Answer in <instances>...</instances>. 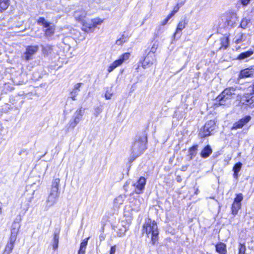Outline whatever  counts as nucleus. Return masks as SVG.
Listing matches in <instances>:
<instances>
[{
  "label": "nucleus",
  "instance_id": "obj_1",
  "mask_svg": "<svg viewBox=\"0 0 254 254\" xmlns=\"http://www.w3.org/2000/svg\"><path fill=\"white\" fill-rule=\"evenodd\" d=\"M142 231L148 238L151 237L153 245L158 241L159 231L157 223L154 220H152L150 218L146 219L143 225Z\"/></svg>",
  "mask_w": 254,
  "mask_h": 254
},
{
  "label": "nucleus",
  "instance_id": "obj_2",
  "mask_svg": "<svg viewBox=\"0 0 254 254\" xmlns=\"http://www.w3.org/2000/svg\"><path fill=\"white\" fill-rule=\"evenodd\" d=\"M147 137L145 136L137 137L132 143L131 147V154L133 159L140 155L146 149Z\"/></svg>",
  "mask_w": 254,
  "mask_h": 254
},
{
  "label": "nucleus",
  "instance_id": "obj_3",
  "mask_svg": "<svg viewBox=\"0 0 254 254\" xmlns=\"http://www.w3.org/2000/svg\"><path fill=\"white\" fill-rule=\"evenodd\" d=\"M238 94L236 88L231 87L225 89L217 98L220 105H226L230 103L231 99Z\"/></svg>",
  "mask_w": 254,
  "mask_h": 254
},
{
  "label": "nucleus",
  "instance_id": "obj_4",
  "mask_svg": "<svg viewBox=\"0 0 254 254\" xmlns=\"http://www.w3.org/2000/svg\"><path fill=\"white\" fill-rule=\"evenodd\" d=\"M129 53H125L120 56L119 59L114 61L111 64L108 68L109 72H112L116 68L121 65L124 63L126 62L130 57Z\"/></svg>",
  "mask_w": 254,
  "mask_h": 254
},
{
  "label": "nucleus",
  "instance_id": "obj_5",
  "mask_svg": "<svg viewBox=\"0 0 254 254\" xmlns=\"http://www.w3.org/2000/svg\"><path fill=\"white\" fill-rule=\"evenodd\" d=\"M59 193L50 191V193L47 198L44 205L45 209L47 210L56 204L59 199Z\"/></svg>",
  "mask_w": 254,
  "mask_h": 254
},
{
  "label": "nucleus",
  "instance_id": "obj_6",
  "mask_svg": "<svg viewBox=\"0 0 254 254\" xmlns=\"http://www.w3.org/2000/svg\"><path fill=\"white\" fill-rule=\"evenodd\" d=\"M216 126L215 122L213 120L208 121L204 126L203 131L201 133L202 137H206L212 133L211 132L215 129Z\"/></svg>",
  "mask_w": 254,
  "mask_h": 254
},
{
  "label": "nucleus",
  "instance_id": "obj_7",
  "mask_svg": "<svg viewBox=\"0 0 254 254\" xmlns=\"http://www.w3.org/2000/svg\"><path fill=\"white\" fill-rule=\"evenodd\" d=\"M243 196L242 193H239L236 195L231 207L232 213L234 215H236L238 211L241 209L242 205L241 201L243 200Z\"/></svg>",
  "mask_w": 254,
  "mask_h": 254
},
{
  "label": "nucleus",
  "instance_id": "obj_8",
  "mask_svg": "<svg viewBox=\"0 0 254 254\" xmlns=\"http://www.w3.org/2000/svg\"><path fill=\"white\" fill-rule=\"evenodd\" d=\"M84 114V110L80 108L76 111L72 117V119L70 121V126L74 128L81 120Z\"/></svg>",
  "mask_w": 254,
  "mask_h": 254
},
{
  "label": "nucleus",
  "instance_id": "obj_9",
  "mask_svg": "<svg viewBox=\"0 0 254 254\" xmlns=\"http://www.w3.org/2000/svg\"><path fill=\"white\" fill-rule=\"evenodd\" d=\"M39 50V46H28L26 48V51L24 53V58L26 61H29L33 58V56Z\"/></svg>",
  "mask_w": 254,
  "mask_h": 254
},
{
  "label": "nucleus",
  "instance_id": "obj_10",
  "mask_svg": "<svg viewBox=\"0 0 254 254\" xmlns=\"http://www.w3.org/2000/svg\"><path fill=\"white\" fill-rule=\"evenodd\" d=\"M146 184V179L144 177H140L138 181L134 184L135 191L137 194L142 192Z\"/></svg>",
  "mask_w": 254,
  "mask_h": 254
},
{
  "label": "nucleus",
  "instance_id": "obj_11",
  "mask_svg": "<svg viewBox=\"0 0 254 254\" xmlns=\"http://www.w3.org/2000/svg\"><path fill=\"white\" fill-rule=\"evenodd\" d=\"M155 55L148 54L142 62V66L143 68H146L152 65L155 60Z\"/></svg>",
  "mask_w": 254,
  "mask_h": 254
},
{
  "label": "nucleus",
  "instance_id": "obj_12",
  "mask_svg": "<svg viewBox=\"0 0 254 254\" xmlns=\"http://www.w3.org/2000/svg\"><path fill=\"white\" fill-rule=\"evenodd\" d=\"M246 38L247 36L245 34H243L237 30L235 32V35L233 39V42L236 44H240L245 42Z\"/></svg>",
  "mask_w": 254,
  "mask_h": 254
},
{
  "label": "nucleus",
  "instance_id": "obj_13",
  "mask_svg": "<svg viewBox=\"0 0 254 254\" xmlns=\"http://www.w3.org/2000/svg\"><path fill=\"white\" fill-rule=\"evenodd\" d=\"M19 226L16 223L12 225L11 231V235L9 238L8 243L14 245V243L16 240L17 235L18 232Z\"/></svg>",
  "mask_w": 254,
  "mask_h": 254
},
{
  "label": "nucleus",
  "instance_id": "obj_14",
  "mask_svg": "<svg viewBox=\"0 0 254 254\" xmlns=\"http://www.w3.org/2000/svg\"><path fill=\"white\" fill-rule=\"evenodd\" d=\"M86 14L85 10H83L82 8H78L74 11L73 16L77 21H82Z\"/></svg>",
  "mask_w": 254,
  "mask_h": 254
},
{
  "label": "nucleus",
  "instance_id": "obj_15",
  "mask_svg": "<svg viewBox=\"0 0 254 254\" xmlns=\"http://www.w3.org/2000/svg\"><path fill=\"white\" fill-rule=\"evenodd\" d=\"M242 101L247 104H254V93H247L243 95L242 98Z\"/></svg>",
  "mask_w": 254,
  "mask_h": 254
},
{
  "label": "nucleus",
  "instance_id": "obj_16",
  "mask_svg": "<svg viewBox=\"0 0 254 254\" xmlns=\"http://www.w3.org/2000/svg\"><path fill=\"white\" fill-rule=\"evenodd\" d=\"M60 179L59 178L55 179L52 181L51 191L59 193V185Z\"/></svg>",
  "mask_w": 254,
  "mask_h": 254
},
{
  "label": "nucleus",
  "instance_id": "obj_17",
  "mask_svg": "<svg viewBox=\"0 0 254 254\" xmlns=\"http://www.w3.org/2000/svg\"><path fill=\"white\" fill-rule=\"evenodd\" d=\"M212 150L210 145L206 146L201 151L200 156L203 158H206L212 153Z\"/></svg>",
  "mask_w": 254,
  "mask_h": 254
},
{
  "label": "nucleus",
  "instance_id": "obj_18",
  "mask_svg": "<svg viewBox=\"0 0 254 254\" xmlns=\"http://www.w3.org/2000/svg\"><path fill=\"white\" fill-rule=\"evenodd\" d=\"M215 248L216 252L219 254H226L227 253L226 245L223 243L217 244Z\"/></svg>",
  "mask_w": 254,
  "mask_h": 254
},
{
  "label": "nucleus",
  "instance_id": "obj_19",
  "mask_svg": "<svg viewBox=\"0 0 254 254\" xmlns=\"http://www.w3.org/2000/svg\"><path fill=\"white\" fill-rule=\"evenodd\" d=\"M254 71L252 69L246 68L242 70L240 74L241 78L249 77L253 75Z\"/></svg>",
  "mask_w": 254,
  "mask_h": 254
},
{
  "label": "nucleus",
  "instance_id": "obj_20",
  "mask_svg": "<svg viewBox=\"0 0 254 254\" xmlns=\"http://www.w3.org/2000/svg\"><path fill=\"white\" fill-rule=\"evenodd\" d=\"M197 145H194L189 148L188 157L190 160H192L197 154Z\"/></svg>",
  "mask_w": 254,
  "mask_h": 254
},
{
  "label": "nucleus",
  "instance_id": "obj_21",
  "mask_svg": "<svg viewBox=\"0 0 254 254\" xmlns=\"http://www.w3.org/2000/svg\"><path fill=\"white\" fill-rule=\"evenodd\" d=\"M242 166V164L241 162H238L236 163L233 168V171H234L233 177L236 179H237L238 178V173L241 169Z\"/></svg>",
  "mask_w": 254,
  "mask_h": 254
},
{
  "label": "nucleus",
  "instance_id": "obj_22",
  "mask_svg": "<svg viewBox=\"0 0 254 254\" xmlns=\"http://www.w3.org/2000/svg\"><path fill=\"white\" fill-rule=\"evenodd\" d=\"M82 30L86 32H93L94 31V27L92 21L90 23H84L83 24Z\"/></svg>",
  "mask_w": 254,
  "mask_h": 254
},
{
  "label": "nucleus",
  "instance_id": "obj_23",
  "mask_svg": "<svg viewBox=\"0 0 254 254\" xmlns=\"http://www.w3.org/2000/svg\"><path fill=\"white\" fill-rule=\"evenodd\" d=\"M186 25L187 22L185 20L181 21L178 24L176 31L174 34V37H175L178 33L182 31L186 27Z\"/></svg>",
  "mask_w": 254,
  "mask_h": 254
},
{
  "label": "nucleus",
  "instance_id": "obj_24",
  "mask_svg": "<svg viewBox=\"0 0 254 254\" xmlns=\"http://www.w3.org/2000/svg\"><path fill=\"white\" fill-rule=\"evenodd\" d=\"M88 238L85 239L80 244V248L78 251V254H85L86 246L87 245V241Z\"/></svg>",
  "mask_w": 254,
  "mask_h": 254
},
{
  "label": "nucleus",
  "instance_id": "obj_25",
  "mask_svg": "<svg viewBox=\"0 0 254 254\" xmlns=\"http://www.w3.org/2000/svg\"><path fill=\"white\" fill-rule=\"evenodd\" d=\"M254 52L252 50H249L247 52L242 53L239 56L238 59L240 60H244L250 57L253 54Z\"/></svg>",
  "mask_w": 254,
  "mask_h": 254
},
{
  "label": "nucleus",
  "instance_id": "obj_26",
  "mask_svg": "<svg viewBox=\"0 0 254 254\" xmlns=\"http://www.w3.org/2000/svg\"><path fill=\"white\" fill-rule=\"evenodd\" d=\"M237 21L236 14L234 13H232L231 16V19H227V24L230 26H234Z\"/></svg>",
  "mask_w": 254,
  "mask_h": 254
},
{
  "label": "nucleus",
  "instance_id": "obj_27",
  "mask_svg": "<svg viewBox=\"0 0 254 254\" xmlns=\"http://www.w3.org/2000/svg\"><path fill=\"white\" fill-rule=\"evenodd\" d=\"M9 5V0H0V11L6 9Z\"/></svg>",
  "mask_w": 254,
  "mask_h": 254
},
{
  "label": "nucleus",
  "instance_id": "obj_28",
  "mask_svg": "<svg viewBox=\"0 0 254 254\" xmlns=\"http://www.w3.org/2000/svg\"><path fill=\"white\" fill-rule=\"evenodd\" d=\"M124 200V196L123 195H119L114 200V205L116 206H119L121 204H123Z\"/></svg>",
  "mask_w": 254,
  "mask_h": 254
},
{
  "label": "nucleus",
  "instance_id": "obj_29",
  "mask_svg": "<svg viewBox=\"0 0 254 254\" xmlns=\"http://www.w3.org/2000/svg\"><path fill=\"white\" fill-rule=\"evenodd\" d=\"M14 248V245L7 243L2 254H10Z\"/></svg>",
  "mask_w": 254,
  "mask_h": 254
},
{
  "label": "nucleus",
  "instance_id": "obj_30",
  "mask_svg": "<svg viewBox=\"0 0 254 254\" xmlns=\"http://www.w3.org/2000/svg\"><path fill=\"white\" fill-rule=\"evenodd\" d=\"M37 22L38 24H41L46 28L50 26V23L46 21L44 17H40Z\"/></svg>",
  "mask_w": 254,
  "mask_h": 254
},
{
  "label": "nucleus",
  "instance_id": "obj_31",
  "mask_svg": "<svg viewBox=\"0 0 254 254\" xmlns=\"http://www.w3.org/2000/svg\"><path fill=\"white\" fill-rule=\"evenodd\" d=\"M47 28H48L45 31V35L48 37H51L54 33L55 28L53 26H50Z\"/></svg>",
  "mask_w": 254,
  "mask_h": 254
},
{
  "label": "nucleus",
  "instance_id": "obj_32",
  "mask_svg": "<svg viewBox=\"0 0 254 254\" xmlns=\"http://www.w3.org/2000/svg\"><path fill=\"white\" fill-rule=\"evenodd\" d=\"M91 21H92V24H93V25L94 28L97 25H101L103 22V20H102L99 18H95L92 19L91 20Z\"/></svg>",
  "mask_w": 254,
  "mask_h": 254
},
{
  "label": "nucleus",
  "instance_id": "obj_33",
  "mask_svg": "<svg viewBox=\"0 0 254 254\" xmlns=\"http://www.w3.org/2000/svg\"><path fill=\"white\" fill-rule=\"evenodd\" d=\"M244 126L243 124L239 120L233 124L231 130H236L239 128H242Z\"/></svg>",
  "mask_w": 254,
  "mask_h": 254
},
{
  "label": "nucleus",
  "instance_id": "obj_34",
  "mask_svg": "<svg viewBox=\"0 0 254 254\" xmlns=\"http://www.w3.org/2000/svg\"><path fill=\"white\" fill-rule=\"evenodd\" d=\"M244 126L243 124L239 120L233 124L231 130H236L239 128H242Z\"/></svg>",
  "mask_w": 254,
  "mask_h": 254
},
{
  "label": "nucleus",
  "instance_id": "obj_35",
  "mask_svg": "<svg viewBox=\"0 0 254 254\" xmlns=\"http://www.w3.org/2000/svg\"><path fill=\"white\" fill-rule=\"evenodd\" d=\"M59 236L58 234H55L54 238L53 249L56 250L58 247Z\"/></svg>",
  "mask_w": 254,
  "mask_h": 254
},
{
  "label": "nucleus",
  "instance_id": "obj_36",
  "mask_svg": "<svg viewBox=\"0 0 254 254\" xmlns=\"http://www.w3.org/2000/svg\"><path fill=\"white\" fill-rule=\"evenodd\" d=\"M127 40V38L124 35H122V37L116 41V44L118 45H122L123 44L125 43Z\"/></svg>",
  "mask_w": 254,
  "mask_h": 254
},
{
  "label": "nucleus",
  "instance_id": "obj_37",
  "mask_svg": "<svg viewBox=\"0 0 254 254\" xmlns=\"http://www.w3.org/2000/svg\"><path fill=\"white\" fill-rule=\"evenodd\" d=\"M158 44L156 42L153 43L148 54L155 55V53L158 48Z\"/></svg>",
  "mask_w": 254,
  "mask_h": 254
},
{
  "label": "nucleus",
  "instance_id": "obj_38",
  "mask_svg": "<svg viewBox=\"0 0 254 254\" xmlns=\"http://www.w3.org/2000/svg\"><path fill=\"white\" fill-rule=\"evenodd\" d=\"M251 120V117L250 116H246L245 117L240 120V122L245 126Z\"/></svg>",
  "mask_w": 254,
  "mask_h": 254
},
{
  "label": "nucleus",
  "instance_id": "obj_39",
  "mask_svg": "<svg viewBox=\"0 0 254 254\" xmlns=\"http://www.w3.org/2000/svg\"><path fill=\"white\" fill-rule=\"evenodd\" d=\"M221 44H222V47H224V48L225 49H226L229 44V39L228 37H226L225 38H224L221 41Z\"/></svg>",
  "mask_w": 254,
  "mask_h": 254
},
{
  "label": "nucleus",
  "instance_id": "obj_40",
  "mask_svg": "<svg viewBox=\"0 0 254 254\" xmlns=\"http://www.w3.org/2000/svg\"><path fill=\"white\" fill-rule=\"evenodd\" d=\"M78 93L79 92L73 89L70 93V97L72 99V100H75L76 97L78 95Z\"/></svg>",
  "mask_w": 254,
  "mask_h": 254
},
{
  "label": "nucleus",
  "instance_id": "obj_41",
  "mask_svg": "<svg viewBox=\"0 0 254 254\" xmlns=\"http://www.w3.org/2000/svg\"><path fill=\"white\" fill-rule=\"evenodd\" d=\"M249 20L247 18H243L241 22V27L243 28H245L246 26H247L248 24L249 23Z\"/></svg>",
  "mask_w": 254,
  "mask_h": 254
},
{
  "label": "nucleus",
  "instance_id": "obj_42",
  "mask_svg": "<svg viewBox=\"0 0 254 254\" xmlns=\"http://www.w3.org/2000/svg\"><path fill=\"white\" fill-rule=\"evenodd\" d=\"M102 110V109L99 107H96L94 109V115L96 117H97L101 112Z\"/></svg>",
  "mask_w": 254,
  "mask_h": 254
},
{
  "label": "nucleus",
  "instance_id": "obj_43",
  "mask_svg": "<svg viewBox=\"0 0 254 254\" xmlns=\"http://www.w3.org/2000/svg\"><path fill=\"white\" fill-rule=\"evenodd\" d=\"M246 248L242 244L240 245L239 254H245Z\"/></svg>",
  "mask_w": 254,
  "mask_h": 254
},
{
  "label": "nucleus",
  "instance_id": "obj_44",
  "mask_svg": "<svg viewBox=\"0 0 254 254\" xmlns=\"http://www.w3.org/2000/svg\"><path fill=\"white\" fill-rule=\"evenodd\" d=\"M52 50V48L51 46H47V47H43L42 48V51H43V52L44 53H46V52H51V51Z\"/></svg>",
  "mask_w": 254,
  "mask_h": 254
},
{
  "label": "nucleus",
  "instance_id": "obj_45",
  "mask_svg": "<svg viewBox=\"0 0 254 254\" xmlns=\"http://www.w3.org/2000/svg\"><path fill=\"white\" fill-rule=\"evenodd\" d=\"M81 85H82V83H77L74 86V88H73V89L77 91L78 92H79L80 91V88L81 86Z\"/></svg>",
  "mask_w": 254,
  "mask_h": 254
},
{
  "label": "nucleus",
  "instance_id": "obj_46",
  "mask_svg": "<svg viewBox=\"0 0 254 254\" xmlns=\"http://www.w3.org/2000/svg\"><path fill=\"white\" fill-rule=\"evenodd\" d=\"M126 231H127V229H126V228L125 227V228H124L123 230H121V232H120V233H118V236L119 237H122V236H123L125 234V233H126Z\"/></svg>",
  "mask_w": 254,
  "mask_h": 254
},
{
  "label": "nucleus",
  "instance_id": "obj_47",
  "mask_svg": "<svg viewBox=\"0 0 254 254\" xmlns=\"http://www.w3.org/2000/svg\"><path fill=\"white\" fill-rule=\"evenodd\" d=\"M239 1L244 6H246L250 3V0H239Z\"/></svg>",
  "mask_w": 254,
  "mask_h": 254
},
{
  "label": "nucleus",
  "instance_id": "obj_48",
  "mask_svg": "<svg viewBox=\"0 0 254 254\" xmlns=\"http://www.w3.org/2000/svg\"><path fill=\"white\" fill-rule=\"evenodd\" d=\"M112 96V93L109 92L108 91L106 92L105 95V97L106 99H110L111 97Z\"/></svg>",
  "mask_w": 254,
  "mask_h": 254
},
{
  "label": "nucleus",
  "instance_id": "obj_49",
  "mask_svg": "<svg viewBox=\"0 0 254 254\" xmlns=\"http://www.w3.org/2000/svg\"><path fill=\"white\" fill-rule=\"evenodd\" d=\"M170 19V18L169 17H167L165 19H164L162 22H161V25H166L167 22H168V21Z\"/></svg>",
  "mask_w": 254,
  "mask_h": 254
},
{
  "label": "nucleus",
  "instance_id": "obj_50",
  "mask_svg": "<svg viewBox=\"0 0 254 254\" xmlns=\"http://www.w3.org/2000/svg\"><path fill=\"white\" fill-rule=\"evenodd\" d=\"M116 246H114L111 248L110 254H115L116 252Z\"/></svg>",
  "mask_w": 254,
  "mask_h": 254
},
{
  "label": "nucleus",
  "instance_id": "obj_51",
  "mask_svg": "<svg viewBox=\"0 0 254 254\" xmlns=\"http://www.w3.org/2000/svg\"><path fill=\"white\" fill-rule=\"evenodd\" d=\"M180 6L179 4H177L176 6H174L173 8V10H174L176 12H178L179 10Z\"/></svg>",
  "mask_w": 254,
  "mask_h": 254
},
{
  "label": "nucleus",
  "instance_id": "obj_52",
  "mask_svg": "<svg viewBox=\"0 0 254 254\" xmlns=\"http://www.w3.org/2000/svg\"><path fill=\"white\" fill-rule=\"evenodd\" d=\"M176 12L173 10V11L171 12V13L170 14H169L167 16L169 17L170 18V19L174 15V14L176 13Z\"/></svg>",
  "mask_w": 254,
  "mask_h": 254
},
{
  "label": "nucleus",
  "instance_id": "obj_53",
  "mask_svg": "<svg viewBox=\"0 0 254 254\" xmlns=\"http://www.w3.org/2000/svg\"><path fill=\"white\" fill-rule=\"evenodd\" d=\"M176 12L173 10V11L171 12V13L170 14H169L167 16L169 17L170 18V19L174 15V14L176 13Z\"/></svg>",
  "mask_w": 254,
  "mask_h": 254
},
{
  "label": "nucleus",
  "instance_id": "obj_54",
  "mask_svg": "<svg viewBox=\"0 0 254 254\" xmlns=\"http://www.w3.org/2000/svg\"><path fill=\"white\" fill-rule=\"evenodd\" d=\"M188 166H187V165L183 166L181 167V171H186L187 170V169H188Z\"/></svg>",
  "mask_w": 254,
  "mask_h": 254
},
{
  "label": "nucleus",
  "instance_id": "obj_55",
  "mask_svg": "<svg viewBox=\"0 0 254 254\" xmlns=\"http://www.w3.org/2000/svg\"><path fill=\"white\" fill-rule=\"evenodd\" d=\"M176 179H177V182H181L182 181V180L181 177L180 176H178L177 177Z\"/></svg>",
  "mask_w": 254,
  "mask_h": 254
},
{
  "label": "nucleus",
  "instance_id": "obj_56",
  "mask_svg": "<svg viewBox=\"0 0 254 254\" xmlns=\"http://www.w3.org/2000/svg\"><path fill=\"white\" fill-rule=\"evenodd\" d=\"M252 91H253L252 93H254V84L253 85V86Z\"/></svg>",
  "mask_w": 254,
  "mask_h": 254
}]
</instances>
